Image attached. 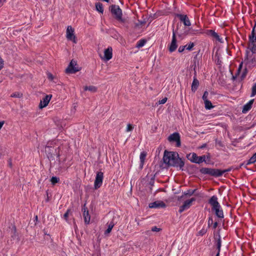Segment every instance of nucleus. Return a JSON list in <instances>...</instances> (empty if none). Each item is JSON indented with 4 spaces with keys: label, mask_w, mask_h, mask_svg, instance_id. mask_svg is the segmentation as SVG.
Returning a JSON list of instances; mask_svg holds the SVG:
<instances>
[{
    "label": "nucleus",
    "mask_w": 256,
    "mask_h": 256,
    "mask_svg": "<svg viewBox=\"0 0 256 256\" xmlns=\"http://www.w3.org/2000/svg\"><path fill=\"white\" fill-rule=\"evenodd\" d=\"M163 160L165 164L168 166L180 167L182 168L184 162L178 156L176 152L165 151L163 156Z\"/></svg>",
    "instance_id": "1"
},
{
    "label": "nucleus",
    "mask_w": 256,
    "mask_h": 256,
    "mask_svg": "<svg viewBox=\"0 0 256 256\" xmlns=\"http://www.w3.org/2000/svg\"><path fill=\"white\" fill-rule=\"evenodd\" d=\"M112 14L114 16L115 18L121 22H124L125 20L122 18V10L120 6L117 5H112L110 8Z\"/></svg>",
    "instance_id": "2"
},
{
    "label": "nucleus",
    "mask_w": 256,
    "mask_h": 256,
    "mask_svg": "<svg viewBox=\"0 0 256 256\" xmlns=\"http://www.w3.org/2000/svg\"><path fill=\"white\" fill-rule=\"evenodd\" d=\"M200 172L203 174H208L214 176H220L224 172V171H222L218 169L206 168H201Z\"/></svg>",
    "instance_id": "3"
},
{
    "label": "nucleus",
    "mask_w": 256,
    "mask_h": 256,
    "mask_svg": "<svg viewBox=\"0 0 256 256\" xmlns=\"http://www.w3.org/2000/svg\"><path fill=\"white\" fill-rule=\"evenodd\" d=\"M188 159L191 162L200 164L206 160V156L204 155L198 156L194 152L190 153L186 156Z\"/></svg>",
    "instance_id": "4"
},
{
    "label": "nucleus",
    "mask_w": 256,
    "mask_h": 256,
    "mask_svg": "<svg viewBox=\"0 0 256 256\" xmlns=\"http://www.w3.org/2000/svg\"><path fill=\"white\" fill-rule=\"evenodd\" d=\"M249 47L252 53H256V34L254 32V28H253L251 34L249 36Z\"/></svg>",
    "instance_id": "5"
},
{
    "label": "nucleus",
    "mask_w": 256,
    "mask_h": 256,
    "mask_svg": "<svg viewBox=\"0 0 256 256\" xmlns=\"http://www.w3.org/2000/svg\"><path fill=\"white\" fill-rule=\"evenodd\" d=\"M252 53L248 55L244 60V62L246 66L248 67H253L256 66V54Z\"/></svg>",
    "instance_id": "6"
},
{
    "label": "nucleus",
    "mask_w": 256,
    "mask_h": 256,
    "mask_svg": "<svg viewBox=\"0 0 256 256\" xmlns=\"http://www.w3.org/2000/svg\"><path fill=\"white\" fill-rule=\"evenodd\" d=\"M104 179V174L102 172H98L96 173V179L94 182V188L97 190L100 188L102 184Z\"/></svg>",
    "instance_id": "7"
},
{
    "label": "nucleus",
    "mask_w": 256,
    "mask_h": 256,
    "mask_svg": "<svg viewBox=\"0 0 256 256\" xmlns=\"http://www.w3.org/2000/svg\"><path fill=\"white\" fill-rule=\"evenodd\" d=\"M178 48L177 40L176 38V32L174 29L172 30V42L168 46V50L170 52H174Z\"/></svg>",
    "instance_id": "8"
},
{
    "label": "nucleus",
    "mask_w": 256,
    "mask_h": 256,
    "mask_svg": "<svg viewBox=\"0 0 256 256\" xmlns=\"http://www.w3.org/2000/svg\"><path fill=\"white\" fill-rule=\"evenodd\" d=\"M66 38L68 40H72L75 44L76 43V36L74 34V29L70 26H68L67 27Z\"/></svg>",
    "instance_id": "9"
},
{
    "label": "nucleus",
    "mask_w": 256,
    "mask_h": 256,
    "mask_svg": "<svg viewBox=\"0 0 256 256\" xmlns=\"http://www.w3.org/2000/svg\"><path fill=\"white\" fill-rule=\"evenodd\" d=\"M76 62L72 60L68 66L66 70V72L67 74H74L80 70V69L78 67L76 66Z\"/></svg>",
    "instance_id": "10"
},
{
    "label": "nucleus",
    "mask_w": 256,
    "mask_h": 256,
    "mask_svg": "<svg viewBox=\"0 0 256 256\" xmlns=\"http://www.w3.org/2000/svg\"><path fill=\"white\" fill-rule=\"evenodd\" d=\"M205 34L208 36H211L212 38L216 39V40H218V42L220 43L224 42L222 38H220V36L214 30H208L205 32Z\"/></svg>",
    "instance_id": "11"
},
{
    "label": "nucleus",
    "mask_w": 256,
    "mask_h": 256,
    "mask_svg": "<svg viewBox=\"0 0 256 256\" xmlns=\"http://www.w3.org/2000/svg\"><path fill=\"white\" fill-rule=\"evenodd\" d=\"M196 200V198H192L190 200H186L184 204L180 206L178 212L180 213H182L186 210H188L191 206L192 202Z\"/></svg>",
    "instance_id": "12"
},
{
    "label": "nucleus",
    "mask_w": 256,
    "mask_h": 256,
    "mask_svg": "<svg viewBox=\"0 0 256 256\" xmlns=\"http://www.w3.org/2000/svg\"><path fill=\"white\" fill-rule=\"evenodd\" d=\"M168 140L170 142H176V146L177 147H180V136L178 133L174 132L172 134H170L168 138Z\"/></svg>",
    "instance_id": "13"
},
{
    "label": "nucleus",
    "mask_w": 256,
    "mask_h": 256,
    "mask_svg": "<svg viewBox=\"0 0 256 256\" xmlns=\"http://www.w3.org/2000/svg\"><path fill=\"white\" fill-rule=\"evenodd\" d=\"M52 98V96L51 94L46 95L44 98L41 100L38 106L39 108L42 109L46 107L48 105Z\"/></svg>",
    "instance_id": "14"
},
{
    "label": "nucleus",
    "mask_w": 256,
    "mask_h": 256,
    "mask_svg": "<svg viewBox=\"0 0 256 256\" xmlns=\"http://www.w3.org/2000/svg\"><path fill=\"white\" fill-rule=\"evenodd\" d=\"M112 56V48L111 46L108 47L104 51V56L102 58V60L106 61L110 60Z\"/></svg>",
    "instance_id": "15"
},
{
    "label": "nucleus",
    "mask_w": 256,
    "mask_h": 256,
    "mask_svg": "<svg viewBox=\"0 0 256 256\" xmlns=\"http://www.w3.org/2000/svg\"><path fill=\"white\" fill-rule=\"evenodd\" d=\"M148 206L150 208H164L166 207V204L162 201L158 200L150 203L148 205Z\"/></svg>",
    "instance_id": "16"
},
{
    "label": "nucleus",
    "mask_w": 256,
    "mask_h": 256,
    "mask_svg": "<svg viewBox=\"0 0 256 256\" xmlns=\"http://www.w3.org/2000/svg\"><path fill=\"white\" fill-rule=\"evenodd\" d=\"M178 17L184 26H190L191 25L190 20L186 15L179 14L178 15Z\"/></svg>",
    "instance_id": "17"
},
{
    "label": "nucleus",
    "mask_w": 256,
    "mask_h": 256,
    "mask_svg": "<svg viewBox=\"0 0 256 256\" xmlns=\"http://www.w3.org/2000/svg\"><path fill=\"white\" fill-rule=\"evenodd\" d=\"M208 202L212 206V209L216 208V207L220 206L218 202V198L216 196H212Z\"/></svg>",
    "instance_id": "18"
},
{
    "label": "nucleus",
    "mask_w": 256,
    "mask_h": 256,
    "mask_svg": "<svg viewBox=\"0 0 256 256\" xmlns=\"http://www.w3.org/2000/svg\"><path fill=\"white\" fill-rule=\"evenodd\" d=\"M83 216L86 224H88L90 223V216L88 213V211L86 208H83Z\"/></svg>",
    "instance_id": "19"
},
{
    "label": "nucleus",
    "mask_w": 256,
    "mask_h": 256,
    "mask_svg": "<svg viewBox=\"0 0 256 256\" xmlns=\"http://www.w3.org/2000/svg\"><path fill=\"white\" fill-rule=\"evenodd\" d=\"M212 210L215 212V214L219 218H224V212L220 206H218H218L216 208H213Z\"/></svg>",
    "instance_id": "20"
},
{
    "label": "nucleus",
    "mask_w": 256,
    "mask_h": 256,
    "mask_svg": "<svg viewBox=\"0 0 256 256\" xmlns=\"http://www.w3.org/2000/svg\"><path fill=\"white\" fill-rule=\"evenodd\" d=\"M254 100H250L247 104L244 105L242 112L243 113L245 114L251 108L252 104H253Z\"/></svg>",
    "instance_id": "21"
},
{
    "label": "nucleus",
    "mask_w": 256,
    "mask_h": 256,
    "mask_svg": "<svg viewBox=\"0 0 256 256\" xmlns=\"http://www.w3.org/2000/svg\"><path fill=\"white\" fill-rule=\"evenodd\" d=\"M146 153L145 152H140V168H143L144 160L146 159Z\"/></svg>",
    "instance_id": "22"
},
{
    "label": "nucleus",
    "mask_w": 256,
    "mask_h": 256,
    "mask_svg": "<svg viewBox=\"0 0 256 256\" xmlns=\"http://www.w3.org/2000/svg\"><path fill=\"white\" fill-rule=\"evenodd\" d=\"M199 86V82L196 77H194V80L192 84V90L195 92Z\"/></svg>",
    "instance_id": "23"
},
{
    "label": "nucleus",
    "mask_w": 256,
    "mask_h": 256,
    "mask_svg": "<svg viewBox=\"0 0 256 256\" xmlns=\"http://www.w3.org/2000/svg\"><path fill=\"white\" fill-rule=\"evenodd\" d=\"M108 228L104 232V234L106 236H108L112 231V230L114 228V224L112 222H110V223H108Z\"/></svg>",
    "instance_id": "24"
},
{
    "label": "nucleus",
    "mask_w": 256,
    "mask_h": 256,
    "mask_svg": "<svg viewBox=\"0 0 256 256\" xmlns=\"http://www.w3.org/2000/svg\"><path fill=\"white\" fill-rule=\"evenodd\" d=\"M96 10L100 12L101 14H102L104 12L103 6L102 3L97 2L96 4Z\"/></svg>",
    "instance_id": "25"
},
{
    "label": "nucleus",
    "mask_w": 256,
    "mask_h": 256,
    "mask_svg": "<svg viewBox=\"0 0 256 256\" xmlns=\"http://www.w3.org/2000/svg\"><path fill=\"white\" fill-rule=\"evenodd\" d=\"M204 103L205 108L206 110H210L214 107V106L212 104L211 102L209 100L204 102Z\"/></svg>",
    "instance_id": "26"
},
{
    "label": "nucleus",
    "mask_w": 256,
    "mask_h": 256,
    "mask_svg": "<svg viewBox=\"0 0 256 256\" xmlns=\"http://www.w3.org/2000/svg\"><path fill=\"white\" fill-rule=\"evenodd\" d=\"M146 43V40L144 39H141L137 42L136 48H140L144 46Z\"/></svg>",
    "instance_id": "27"
},
{
    "label": "nucleus",
    "mask_w": 256,
    "mask_h": 256,
    "mask_svg": "<svg viewBox=\"0 0 256 256\" xmlns=\"http://www.w3.org/2000/svg\"><path fill=\"white\" fill-rule=\"evenodd\" d=\"M216 248L218 250L217 252H218V254H220V248H221V240H220V236H219L218 238L216 240Z\"/></svg>",
    "instance_id": "28"
},
{
    "label": "nucleus",
    "mask_w": 256,
    "mask_h": 256,
    "mask_svg": "<svg viewBox=\"0 0 256 256\" xmlns=\"http://www.w3.org/2000/svg\"><path fill=\"white\" fill-rule=\"evenodd\" d=\"M84 90H89L92 92H94L96 91V87L94 86H86L84 88Z\"/></svg>",
    "instance_id": "29"
},
{
    "label": "nucleus",
    "mask_w": 256,
    "mask_h": 256,
    "mask_svg": "<svg viewBox=\"0 0 256 256\" xmlns=\"http://www.w3.org/2000/svg\"><path fill=\"white\" fill-rule=\"evenodd\" d=\"M256 162V152L250 158L248 164H251Z\"/></svg>",
    "instance_id": "30"
},
{
    "label": "nucleus",
    "mask_w": 256,
    "mask_h": 256,
    "mask_svg": "<svg viewBox=\"0 0 256 256\" xmlns=\"http://www.w3.org/2000/svg\"><path fill=\"white\" fill-rule=\"evenodd\" d=\"M196 191V190H187L186 191H185L184 192V195H185V196H192L194 192Z\"/></svg>",
    "instance_id": "31"
},
{
    "label": "nucleus",
    "mask_w": 256,
    "mask_h": 256,
    "mask_svg": "<svg viewBox=\"0 0 256 256\" xmlns=\"http://www.w3.org/2000/svg\"><path fill=\"white\" fill-rule=\"evenodd\" d=\"M59 180V178L56 176H52L50 179V182L52 184H54L58 182Z\"/></svg>",
    "instance_id": "32"
},
{
    "label": "nucleus",
    "mask_w": 256,
    "mask_h": 256,
    "mask_svg": "<svg viewBox=\"0 0 256 256\" xmlns=\"http://www.w3.org/2000/svg\"><path fill=\"white\" fill-rule=\"evenodd\" d=\"M194 44L193 42H190L188 44H186L184 46H186L185 48L186 50H191L193 47L194 46Z\"/></svg>",
    "instance_id": "33"
},
{
    "label": "nucleus",
    "mask_w": 256,
    "mask_h": 256,
    "mask_svg": "<svg viewBox=\"0 0 256 256\" xmlns=\"http://www.w3.org/2000/svg\"><path fill=\"white\" fill-rule=\"evenodd\" d=\"M252 92L250 96L252 97L256 94V82L252 86Z\"/></svg>",
    "instance_id": "34"
},
{
    "label": "nucleus",
    "mask_w": 256,
    "mask_h": 256,
    "mask_svg": "<svg viewBox=\"0 0 256 256\" xmlns=\"http://www.w3.org/2000/svg\"><path fill=\"white\" fill-rule=\"evenodd\" d=\"M22 94L19 92H15L13 93L10 96L12 98H20L22 97Z\"/></svg>",
    "instance_id": "35"
},
{
    "label": "nucleus",
    "mask_w": 256,
    "mask_h": 256,
    "mask_svg": "<svg viewBox=\"0 0 256 256\" xmlns=\"http://www.w3.org/2000/svg\"><path fill=\"white\" fill-rule=\"evenodd\" d=\"M206 231H207L206 229L203 228L201 230H200L198 232V236H202L206 232Z\"/></svg>",
    "instance_id": "36"
},
{
    "label": "nucleus",
    "mask_w": 256,
    "mask_h": 256,
    "mask_svg": "<svg viewBox=\"0 0 256 256\" xmlns=\"http://www.w3.org/2000/svg\"><path fill=\"white\" fill-rule=\"evenodd\" d=\"M133 128H134V126L132 124H129L127 125V126L126 128V132H130V131L132 130Z\"/></svg>",
    "instance_id": "37"
},
{
    "label": "nucleus",
    "mask_w": 256,
    "mask_h": 256,
    "mask_svg": "<svg viewBox=\"0 0 256 256\" xmlns=\"http://www.w3.org/2000/svg\"><path fill=\"white\" fill-rule=\"evenodd\" d=\"M208 92L207 91H205L202 96V99L204 102L208 100Z\"/></svg>",
    "instance_id": "38"
},
{
    "label": "nucleus",
    "mask_w": 256,
    "mask_h": 256,
    "mask_svg": "<svg viewBox=\"0 0 256 256\" xmlns=\"http://www.w3.org/2000/svg\"><path fill=\"white\" fill-rule=\"evenodd\" d=\"M186 46H180L178 48V51L179 52H182L184 51V50L186 49Z\"/></svg>",
    "instance_id": "39"
},
{
    "label": "nucleus",
    "mask_w": 256,
    "mask_h": 256,
    "mask_svg": "<svg viewBox=\"0 0 256 256\" xmlns=\"http://www.w3.org/2000/svg\"><path fill=\"white\" fill-rule=\"evenodd\" d=\"M167 98H162V100H160L159 102H158V103L160 104H164L167 101Z\"/></svg>",
    "instance_id": "40"
},
{
    "label": "nucleus",
    "mask_w": 256,
    "mask_h": 256,
    "mask_svg": "<svg viewBox=\"0 0 256 256\" xmlns=\"http://www.w3.org/2000/svg\"><path fill=\"white\" fill-rule=\"evenodd\" d=\"M47 76H48V78L49 80H54V76L52 74L48 72L47 74Z\"/></svg>",
    "instance_id": "41"
},
{
    "label": "nucleus",
    "mask_w": 256,
    "mask_h": 256,
    "mask_svg": "<svg viewBox=\"0 0 256 256\" xmlns=\"http://www.w3.org/2000/svg\"><path fill=\"white\" fill-rule=\"evenodd\" d=\"M70 212V210H68L64 214V219L66 220H68V218Z\"/></svg>",
    "instance_id": "42"
},
{
    "label": "nucleus",
    "mask_w": 256,
    "mask_h": 256,
    "mask_svg": "<svg viewBox=\"0 0 256 256\" xmlns=\"http://www.w3.org/2000/svg\"><path fill=\"white\" fill-rule=\"evenodd\" d=\"M152 232H159L160 230V228H157L156 226H154L152 228Z\"/></svg>",
    "instance_id": "43"
},
{
    "label": "nucleus",
    "mask_w": 256,
    "mask_h": 256,
    "mask_svg": "<svg viewBox=\"0 0 256 256\" xmlns=\"http://www.w3.org/2000/svg\"><path fill=\"white\" fill-rule=\"evenodd\" d=\"M6 0H0V7H1Z\"/></svg>",
    "instance_id": "44"
},
{
    "label": "nucleus",
    "mask_w": 256,
    "mask_h": 256,
    "mask_svg": "<svg viewBox=\"0 0 256 256\" xmlns=\"http://www.w3.org/2000/svg\"><path fill=\"white\" fill-rule=\"evenodd\" d=\"M4 124V122H0V130L1 129V128H2V126H3Z\"/></svg>",
    "instance_id": "45"
},
{
    "label": "nucleus",
    "mask_w": 256,
    "mask_h": 256,
    "mask_svg": "<svg viewBox=\"0 0 256 256\" xmlns=\"http://www.w3.org/2000/svg\"><path fill=\"white\" fill-rule=\"evenodd\" d=\"M218 226V222H215L214 224V228H216Z\"/></svg>",
    "instance_id": "46"
},
{
    "label": "nucleus",
    "mask_w": 256,
    "mask_h": 256,
    "mask_svg": "<svg viewBox=\"0 0 256 256\" xmlns=\"http://www.w3.org/2000/svg\"><path fill=\"white\" fill-rule=\"evenodd\" d=\"M210 220H211L212 222V219H209V220H208V224H210Z\"/></svg>",
    "instance_id": "47"
},
{
    "label": "nucleus",
    "mask_w": 256,
    "mask_h": 256,
    "mask_svg": "<svg viewBox=\"0 0 256 256\" xmlns=\"http://www.w3.org/2000/svg\"><path fill=\"white\" fill-rule=\"evenodd\" d=\"M215 256H220V254H218V252H217Z\"/></svg>",
    "instance_id": "48"
},
{
    "label": "nucleus",
    "mask_w": 256,
    "mask_h": 256,
    "mask_svg": "<svg viewBox=\"0 0 256 256\" xmlns=\"http://www.w3.org/2000/svg\"><path fill=\"white\" fill-rule=\"evenodd\" d=\"M204 147V146H202L201 148H203Z\"/></svg>",
    "instance_id": "49"
}]
</instances>
